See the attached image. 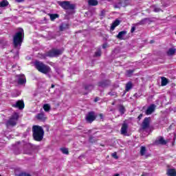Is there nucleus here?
<instances>
[{
    "label": "nucleus",
    "instance_id": "nucleus-11",
    "mask_svg": "<svg viewBox=\"0 0 176 176\" xmlns=\"http://www.w3.org/2000/svg\"><path fill=\"white\" fill-rule=\"evenodd\" d=\"M156 109V105L151 104L145 111L146 115H152L153 112H155V109Z\"/></svg>",
    "mask_w": 176,
    "mask_h": 176
},
{
    "label": "nucleus",
    "instance_id": "nucleus-42",
    "mask_svg": "<svg viewBox=\"0 0 176 176\" xmlns=\"http://www.w3.org/2000/svg\"><path fill=\"white\" fill-rule=\"evenodd\" d=\"M138 120H141L142 119V114H140L139 116L138 117Z\"/></svg>",
    "mask_w": 176,
    "mask_h": 176
},
{
    "label": "nucleus",
    "instance_id": "nucleus-45",
    "mask_svg": "<svg viewBox=\"0 0 176 176\" xmlns=\"http://www.w3.org/2000/svg\"><path fill=\"white\" fill-rule=\"evenodd\" d=\"M98 101V98H96L95 99H94V102H97Z\"/></svg>",
    "mask_w": 176,
    "mask_h": 176
},
{
    "label": "nucleus",
    "instance_id": "nucleus-17",
    "mask_svg": "<svg viewBox=\"0 0 176 176\" xmlns=\"http://www.w3.org/2000/svg\"><path fill=\"white\" fill-rule=\"evenodd\" d=\"M155 144L157 145H166V144H167V142L164 140V138L161 137L155 141Z\"/></svg>",
    "mask_w": 176,
    "mask_h": 176
},
{
    "label": "nucleus",
    "instance_id": "nucleus-32",
    "mask_svg": "<svg viewBox=\"0 0 176 176\" xmlns=\"http://www.w3.org/2000/svg\"><path fill=\"white\" fill-rule=\"evenodd\" d=\"M152 8L153 9V12H155L156 13L159 12H162L160 8L157 7V6H153Z\"/></svg>",
    "mask_w": 176,
    "mask_h": 176
},
{
    "label": "nucleus",
    "instance_id": "nucleus-48",
    "mask_svg": "<svg viewBox=\"0 0 176 176\" xmlns=\"http://www.w3.org/2000/svg\"><path fill=\"white\" fill-rule=\"evenodd\" d=\"M105 47H107L105 45H103V49H105Z\"/></svg>",
    "mask_w": 176,
    "mask_h": 176
},
{
    "label": "nucleus",
    "instance_id": "nucleus-30",
    "mask_svg": "<svg viewBox=\"0 0 176 176\" xmlns=\"http://www.w3.org/2000/svg\"><path fill=\"white\" fill-rule=\"evenodd\" d=\"M50 19L52 20V21H54V20H56V19H57L58 17V14H51L50 15Z\"/></svg>",
    "mask_w": 176,
    "mask_h": 176
},
{
    "label": "nucleus",
    "instance_id": "nucleus-4",
    "mask_svg": "<svg viewBox=\"0 0 176 176\" xmlns=\"http://www.w3.org/2000/svg\"><path fill=\"white\" fill-rule=\"evenodd\" d=\"M20 116L18 113H14L6 122L7 127H14L17 124Z\"/></svg>",
    "mask_w": 176,
    "mask_h": 176
},
{
    "label": "nucleus",
    "instance_id": "nucleus-44",
    "mask_svg": "<svg viewBox=\"0 0 176 176\" xmlns=\"http://www.w3.org/2000/svg\"><path fill=\"white\" fill-rule=\"evenodd\" d=\"M104 14H105V11L102 10L101 12V16H104Z\"/></svg>",
    "mask_w": 176,
    "mask_h": 176
},
{
    "label": "nucleus",
    "instance_id": "nucleus-50",
    "mask_svg": "<svg viewBox=\"0 0 176 176\" xmlns=\"http://www.w3.org/2000/svg\"><path fill=\"white\" fill-rule=\"evenodd\" d=\"M0 6H1V3H0Z\"/></svg>",
    "mask_w": 176,
    "mask_h": 176
},
{
    "label": "nucleus",
    "instance_id": "nucleus-41",
    "mask_svg": "<svg viewBox=\"0 0 176 176\" xmlns=\"http://www.w3.org/2000/svg\"><path fill=\"white\" fill-rule=\"evenodd\" d=\"M89 142H96V141L94 140V137H90L89 138Z\"/></svg>",
    "mask_w": 176,
    "mask_h": 176
},
{
    "label": "nucleus",
    "instance_id": "nucleus-22",
    "mask_svg": "<svg viewBox=\"0 0 176 176\" xmlns=\"http://www.w3.org/2000/svg\"><path fill=\"white\" fill-rule=\"evenodd\" d=\"M149 21V19L145 18L142 19L140 21L136 23V25H144V24H146L147 21Z\"/></svg>",
    "mask_w": 176,
    "mask_h": 176
},
{
    "label": "nucleus",
    "instance_id": "nucleus-12",
    "mask_svg": "<svg viewBox=\"0 0 176 176\" xmlns=\"http://www.w3.org/2000/svg\"><path fill=\"white\" fill-rule=\"evenodd\" d=\"M18 78V83L19 85H24L27 80H25V76L24 74H21L16 76Z\"/></svg>",
    "mask_w": 176,
    "mask_h": 176
},
{
    "label": "nucleus",
    "instance_id": "nucleus-9",
    "mask_svg": "<svg viewBox=\"0 0 176 176\" xmlns=\"http://www.w3.org/2000/svg\"><path fill=\"white\" fill-rule=\"evenodd\" d=\"M128 129H129V124L126 123V121H124L121 127V130H120L121 134H122V135H129V134H127Z\"/></svg>",
    "mask_w": 176,
    "mask_h": 176
},
{
    "label": "nucleus",
    "instance_id": "nucleus-46",
    "mask_svg": "<svg viewBox=\"0 0 176 176\" xmlns=\"http://www.w3.org/2000/svg\"><path fill=\"white\" fill-rule=\"evenodd\" d=\"M51 87H52V89H54V85L52 84V85H51Z\"/></svg>",
    "mask_w": 176,
    "mask_h": 176
},
{
    "label": "nucleus",
    "instance_id": "nucleus-16",
    "mask_svg": "<svg viewBox=\"0 0 176 176\" xmlns=\"http://www.w3.org/2000/svg\"><path fill=\"white\" fill-rule=\"evenodd\" d=\"M36 118V119H38V120H41V122H45V120L47 119V118H46V116L43 113L37 114Z\"/></svg>",
    "mask_w": 176,
    "mask_h": 176
},
{
    "label": "nucleus",
    "instance_id": "nucleus-38",
    "mask_svg": "<svg viewBox=\"0 0 176 176\" xmlns=\"http://www.w3.org/2000/svg\"><path fill=\"white\" fill-rule=\"evenodd\" d=\"M95 56L96 57H100V56H101V51H97L95 52Z\"/></svg>",
    "mask_w": 176,
    "mask_h": 176
},
{
    "label": "nucleus",
    "instance_id": "nucleus-34",
    "mask_svg": "<svg viewBox=\"0 0 176 176\" xmlns=\"http://www.w3.org/2000/svg\"><path fill=\"white\" fill-rule=\"evenodd\" d=\"M134 72V70L133 69H129L126 71V76H131V75H133V73Z\"/></svg>",
    "mask_w": 176,
    "mask_h": 176
},
{
    "label": "nucleus",
    "instance_id": "nucleus-15",
    "mask_svg": "<svg viewBox=\"0 0 176 176\" xmlns=\"http://www.w3.org/2000/svg\"><path fill=\"white\" fill-rule=\"evenodd\" d=\"M94 89V87L92 85H85L84 87V90H85V92H83V94H89V91H91V90H93Z\"/></svg>",
    "mask_w": 176,
    "mask_h": 176
},
{
    "label": "nucleus",
    "instance_id": "nucleus-23",
    "mask_svg": "<svg viewBox=\"0 0 176 176\" xmlns=\"http://www.w3.org/2000/svg\"><path fill=\"white\" fill-rule=\"evenodd\" d=\"M131 89H133V83L131 82H127L125 88L126 91H130Z\"/></svg>",
    "mask_w": 176,
    "mask_h": 176
},
{
    "label": "nucleus",
    "instance_id": "nucleus-35",
    "mask_svg": "<svg viewBox=\"0 0 176 176\" xmlns=\"http://www.w3.org/2000/svg\"><path fill=\"white\" fill-rule=\"evenodd\" d=\"M1 45H3V46H6V45H8V41H6L5 38H2Z\"/></svg>",
    "mask_w": 176,
    "mask_h": 176
},
{
    "label": "nucleus",
    "instance_id": "nucleus-26",
    "mask_svg": "<svg viewBox=\"0 0 176 176\" xmlns=\"http://www.w3.org/2000/svg\"><path fill=\"white\" fill-rule=\"evenodd\" d=\"M119 112L121 115H124V113L126 112V109L124 108V106L122 104L119 106Z\"/></svg>",
    "mask_w": 176,
    "mask_h": 176
},
{
    "label": "nucleus",
    "instance_id": "nucleus-10",
    "mask_svg": "<svg viewBox=\"0 0 176 176\" xmlns=\"http://www.w3.org/2000/svg\"><path fill=\"white\" fill-rule=\"evenodd\" d=\"M12 107L19 109H24V101L18 100L15 104H12Z\"/></svg>",
    "mask_w": 176,
    "mask_h": 176
},
{
    "label": "nucleus",
    "instance_id": "nucleus-33",
    "mask_svg": "<svg viewBox=\"0 0 176 176\" xmlns=\"http://www.w3.org/2000/svg\"><path fill=\"white\" fill-rule=\"evenodd\" d=\"M137 27H138V25H137V23L132 25V28L131 29V34H133V32H134V31H135V28H137Z\"/></svg>",
    "mask_w": 176,
    "mask_h": 176
},
{
    "label": "nucleus",
    "instance_id": "nucleus-27",
    "mask_svg": "<svg viewBox=\"0 0 176 176\" xmlns=\"http://www.w3.org/2000/svg\"><path fill=\"white\" fill-rule=\"evenodd\" d=\"M168 83V80H167V78H166L165 77H162V82H161L162 86H166Z\"/></svg>",
    "mask_w": 176,
    "mask_h": 176
},
{
    "label": "nucleus",
    "instance_id": "nucleus-3",
    "mask_svg": "<svg viewBox=\"0 0 176 176\" xmlns=\"http://www.w3.org/2000/svg\"><path fill=\"white\" fill-rule=\"evenodd\" d=\"M34 67L38 72H41V74H44L45 75H47V74H50V72H52V69L49 65H45L41 61L36 60L34 63Z\"/></svg>",
    "mask_w": 176,
    "mask_h": 176
},
{
    "label": "nucleus",
    "instance_id": "nucleus-47",
    "mask_svg": "<svg viewBox=\"0 0 176 176\" xmlns=\"http://www.w3.org/2000/svg\"><path fill=\"white\" fill-rule=\"evenodd\" d=\"M17 2H23V0H16Z\"/></svg>",
    "mask_w": 176,
    "mask_h": 176
},
{
    "label": "nucleus",
    "instance_id": "nucleus-24",
    "mask_svg": "<svg viewBox=\"0 0 176 176\" xmlns=\"http://www.w3.org/2000/svg\"><path fill=\"white\" fill-rule=\"evenodd\" d=\"M120 3L121 6L124 8V7L127 6V5H129V3H130V0H121Z\"/></svg>",
    "mask_w": 176,
    "mask_h": 176
},
{
    "label": "nucleus",
    "instance_id": "nucleus-18",
    "mask_svg": "<svg viewBox=\"0 0 176 176\" xmlns=\"http://www.w3.org/2000/svg\"><path fill=\"white\" fill-rule=\"evenodd\" d=\"M166 174L168 176H176V170L174 168H169L167 170Z\"/></svg>",
    "mask_w": 176,
    "mask_h": 176
},
{
    "label": "nucleus",
    "instance_id": "nucleus-6",
    "mask_svg": "<svg viewBox=\"0 0 176 176\" xmlns=\"http://www.w3.org/2000/svg\"><path fill=\"white\" fill-rule=\"evenodd\" d=\"M63 50L52 49L47 53V57H58L63 54Z\"/></svg>",
    "mask_w": 176,
    "mask_h": 176
},
{
    "label": "nucleus",
    "instance_id": "nucleus-29",
    "mask_svg": "<svg viewBox=\"0 0 176 176\" xmlns=\"http://www.w3.org/2000/svg\"><path fill=\"white\" fill-rule=\"evenodd\" d=\"M145 153H146V148L145 146H142L140 149V155L144 156Z\"/></svg>",
    "mask_w": 176,
    "mask_h": 176
},
{
    "label": "nucleus",
    "instance_id": "nucleus-7",
    "mask_svg": "<svg viewBox=\"0 0 176 176\" xmlns=\"http://www.w3.org/2000/svg\"><path fill=\"white\" fill-rule=\"evenodd\" d=\"M151 126V118H145L142 122L141 129L142 130H147Z\"/></svg>",
    "mask_w": 176,
    "mask_h": 176
},
{
    "label": "nucleus",
    "instance_id": "nucleus-28",
    "mask_svg": "<svg viewBox=\"0 0 176 176\" xmlns=\"http://www.w3.org/2000/svg\"><path fill=\"white\" fill-rule=\"evenodd\" d=\"M59 28L60 31H64L65 30H67L68 28V24L62 23Z\"/></svg>",
    "mask_w": 176,
    "mask_h": 176
},
{
    "label": "nucleus",
    "instance_id": "nucleus-2",
    "mask_svg": "<svg viewBox=\"0 0 176 176\" xmlns=\"http://www.w3.org/2000/svg\"><path fill=\"white\" fill-rule=\"evenodd\" d=\"M32 131L33 133V138L35 141L41 142L43 140V135H45V131L41 126L34 125L32 126Z\"/></svg>",
    "mask_w": 176,
    "mask_h": 176
},
{
    "label": "nucleus",
    "instance_id": "nucleus-49",
    "mask_svg": "<svg viewBox=\"0 0 176 176\" xmlns=\"http://www.w3.org/2000/svg\"><path fill=\"white\" fill-rule=\"evenodd\" d=\"M151 43H153V41H151Z\"/></svg>",
    "mask_w": 176,
    "mask_h": 176
},
{
    "label": "nucleus",
    "instance_id": "nucleus-25",
    "mask_svg": "<svg viewBox=\"0 0 176 176\" xmlns=\"http://www.w3.org/2000/svg\"><path fill=\"white\" fill-rule=\"evenodd\" d=\"M7 6H9V1H8V0L1 1V8H6Z\"/></svg>",
    "mask_w": 176,
    "mask_h": 176
},
{
    "label": "nucleus",
    "instance_id": "nucleus-43",
    "mask_svg": "<svg viewBox=\"0 0 176 176\" xmlns=\"http://www.w3.org/2000/svg\"><path fill=\"white\" fill-rule=\"evenodd\" d=\"M99 117L100 118V119H104V115L102 113H100Z\"/></svg>",
    "mask_w": 176,
    "mask_h": 176
},
{
    "label": "nucleus",
    "instance_id": "nucleus-14",
    "mask_svg": "<svg viewBox=\"0 0 176 176\" xmlns=\"http://www.w3.org/2000/svg\"><path fill=\"white\" fill-rule=\"evenodd\" d=\"M111 85V81L109 80H105L98 82L99 87H108Z\"/></svg>",
    "mask_w": 176,
    "mask_h": 176
},
{
    "label": "nucleus",
    "instance_id": "nucleus-5",
    "mask_svg": "<svg viewBox=\"0 0 176 176\" xmlns=\"http://www.w3.org/2000/svg\"><path fill=\"white\" fill-rule=\"evenodd\" d=\"M59 6H61L63 9L65 10H74L75 9V4H71V2L67 1H58Z\"/></svg>",
    "mask_w": 176,
    "mask_h": 176
},
{
    "label": "nucleus",
    "instance_id": "nucleus-19",
    "mask_svg": "<svg viewBox=\"0 0 176 176\" xmlns=\"http://www.w3.org/2000/svg\"><path fill=\"white\" fill-rule=\"evenodd\" d=\"M119 24H120V21L119 19H116V21L111 24V31H113V30H115V28H116V27H118Z\"/></svg>",
    "mask_w": 176,
    "mask_h": 176
},
{
    "label": "nucleus",
    "instance_id": "nucleus-1",
    "mask_svg": "<svg viewBox=\"0 0 176 176\" xmlns=\"http://www.w3.org/2000/svg\"><path fill=\"white\" fill-rule=\"evenodd\" d=\"M23 41H24V30L20 29L19 31L13 36V47L14 49H16L17 54H19V50H20V47H21Z\"/></svg>",
    "mask_w": 176,
    "mask_h": 176
},
{
    "label": "nucleus",
    "instance_id": "nucleus-21",
    "mask_svg": "<svg viewBox=\"0 0 176 176\" xmlns=\"http://www.w3.org/2000/svg\"><path fill=\"white\" fill-rule=\"evenodd\" d=\"M175 52H176V49L174 47H172V48H169L166 53L168 56H174V54H175Z\"/></svg>",
    "mask_w": 176,
    "mask_h": 176
},
{
    "label": "nucleus",
    "instance_id": "nucleus-40",
    "mask_svg": "<svg viewBox=\"0 0 176 176\" xmlns=\"http://www.w3.org/2000/svg\"><path fill=\"white\" fill-rule=\"evenodd\" d=\"M19 176H31V175H30L28 173H22L19 174Z\"/></svg>",
    "mask_w": 176,
    "mask_h": 176
},
{
    "label": "nucleus",
    "instance_id": "nucleus-37",
    "mask_svg": "<svg viewBox=\"0 0 176 176\" xmlns=\"http://www.w3.org/2000/svg\"><path fill=\"white\" fill-rule=\"evenodd\" d=\"M112 157H113L114 159H119V157H118V155L116 154V152L113 153V154H111Z\"/></svg>",
    "mask_w": 176,
    "mask_h": 176
},
{
    "label": "nucleus",
    "instance_id": "nucleus-8",
    "mask_svg": "<svg viewBox=\"0 0 176 176\" xmlns=\"http://www.w3.org/2000/svg\"><path fill=\"white\" fill-rule=\"evenodd\" d=\"M96 118V113L94 111H90L87 114L85 119L88 123H91L94 122Z\"/></svg>",
    "mask_w": 176,
    "mask_h": 176
},
{
    "label": "nucleus",
    "instance_id": "nucleus-31",
    "mask_svg": "<svg viewBox=\"0 0 176 176\" xmlns=\"http://www.w3.org/2000/svg\"><path fill=\"white\" fill-rule=\"evenodd\" d=\"M43 109L45 112H49L50 111V105L49 104H44Z\"/></svg>",
    "mask_w": 176,
    "mask_h": 176
},
{
    "label": "nucleus",
    "instance_id": "nucleus-39",
    "mask_svg": "<svg viewBox=\"0 0 176 176\" xmlns=\"http://www.w3.org/2000/svg\"><path fill=\"white\" fill-rule=\"evenodd\" d=\"M109 96H116V92L115 91H110L108 93Z\"/></svg>",
    "mask_w": 176,
    "mask_h": 176
},
{
    "label": "nucleus",
    "instance_id": "nucleus-36",
    "mask_svg": "<svg viewBox=\"0 0 176 176\" xmlns=\"http://www.w3.org/2000/svg\"><path fill=\"white\" fill-rule=\"evenodd\" d=\"M62 153H64V155H68V149L67 148H61Z\"/></svg>",
    "mask_w": 176,
    "mask_h": 176
},
{
    "label": "nucleus",
    "instance_id": "nucleus-20",
    "mask_svg": "<svg viewBox=\"0 0 176 176\" xmlns=\"http://www.w3.org/2000/svg\"><path fill=\"white\" fill-rule=\"evenodd\" d=\"M88 5L89 6H97V5H98V1H97V0H88Z\"/></svg>",
    "mask_w": 176,
    "mask_h": 176
},
{
    "label": "nucleus",
    "instance_id": "nucleus-13",
    "mask_svg": "<svg viewBox=\"0 0 176 176\" xmlns=\"http://www.w3.org/2000/svg\"><path fill=\"white\" fill-rule=\"evenodd\" d=\"M126 35H127V31H126V30L121 31L116 36V38L120 39V41H123V39H124V36H126Z\"/></svg>",
    "mask_w": 176,
    "mask_h": 176
}]
</instances>
